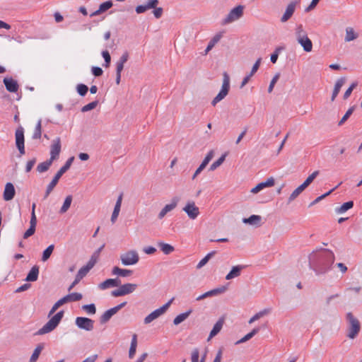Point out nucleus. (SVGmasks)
Here are the masks:
<instances>
[{
    "label": "nucleus",
    "mask_w": 362,
    "mask_h": 362,
    "mask_svg": "<svg viewBox=\"0 0 362 362\" xmlns=\"http://www.w3.org/2000/svg\"><path fill=\"white\" fill-rule=\"evenodd\" d=\"M214 156V151L213 150H211L209 151L204 159L203 160L202 165H204L205 167L208 165V163L211 161V160Z\"/></svg>",
    "instance_id": "obj_56"
},
{
    "label": "nucleus",
    "mask_w": 362,
    "mask_h": 362,
    "mask_svg": "<svg viewBox=\"0 0 362 362\" xmlns=\"http://www.w3.org/2000/svg\"><path fill=\"white\" fill-rule=\"evenodd\" d=\"M158 245L160 250L165 255H169L175 250L174 247L170 244L161 242Z\"/></svg>",
    "instance_id": "obj_35"
},
{
    "label": "nucleus",
    "mask_w": 362,
    "mask_h": 362,
    "mask_svg": "<svg viewBox=\"0 0 362 362\" xmlns=\"http://www.w3.org/2000/svg\"><path fill=\"white\" fill-rule=\"evenodd\" d=\"M358 37V34L355 33L353 28L348 27L346 28V36L344 40L350 42L356 40Z\"/></svg>",
    "instance_id": "obj_32"
},
{
    "label": "nucleus",
    "mask_w": 362,
    "mask_h": 362,
    "mask_svg": "<svg viewBox=\"0 0 362 362\" xmlns=\"http://www.w3.org/2000/svg\"><path fill=\"white\" fill-rule=\"evenodd\" d=\"M102 56L105 59V64L104 66L105 67H109L110 62H111V57L107 50H104L102 52Z\"/></svg>",
    "instance_id": "obj_54"
},
{
    "label": "nucleus",
    "mask_w": 362,
    "mask_h": 362,
    "mask_svg": "<svg viewBox=\"0 0 362 362\" xmlns=\"http://www.w3.org/2000/svg\"><path fill=\"white\" fill-rule=\"evenodd\" d=\"M271 310L269 308L264 309L263 310L259 311V313H256L254 316H252L250 320L249 323L252 324L255 321L259 320V318L262 317L263 316L269 314L270 313Z\"/></svg>",
    "instance_id": "obj_39"
},
{
    "label": "nucleus",
    "mask_w": 362,
    "mask_h": 362,
    "mask_svg": "<svg viewBox=\"0 0 362 362\" xmlns=\"http://www.w3.org/2000/svg\"><path fill=\"white\" fill-rule=\"evenodd\" d=\"M4 83L8 92L16 93L18 90L19 86L17 81L12 78H5L4 79Z\"/></svg>",
    "instance_id": "obj_21"
},
{
    "label": "nucleus",
    "mask_w": 362,
    "mask_h": 362,
    "mask_svg": "<svg viewBox=\"0 0 362 362\" xmlns=\"http://www.w3.org/2000/svg\"><path fill=\"white\" fill-rule=\"evenodd\" d=\"M296 35L297 40L304 37L305 36L307 35V33L304 30L302 25H299L297 26V28L296 29Z\"/></svg>",
    "instance_id": "obj_52"
},
{
    "label": "nucleus",
    "mask_w": 362,
    "mask_h": 362,
    "mask_svg": "<svg viewBox=\"0 0 362 362\" xmlns=\"http://www.w3.org/2000/svg\"><path fill=\"white\" fill-rule=\"evenodd\" d=\"M262 220V217L259 215H252L249 218H245L243 219V222L246 224L259 226H260V222Z\"/></svg>",
    "instance_id": "obj_25"
},
{
    "label": "nucleus",
    "mask_w": 362,
    "mask_h": 362,
    "mask_svg": "<svg viewBox=\"0 0 362 362\" xmlns=\"http://www.w3.org/2000/svg\"><path fill=\"white\" fill-rule=\"evenodd\" d=\"M16 194L14 186L12 183L8 182L5 185L3 197L6 202L11 201L13 199Z\"/></svg>",
    "instance_id": "obj_17"
},
{
    "label": "nucleus",
    "mask_w": 362,
    "mask_h": 362,
    "mask_svg": "<svg viewBox=\"0 0 362 362\" xmlns=\"http://www.w3.org/2000/svg\"><path fill=\"white\" fill-rule=\"evenodd\" d=\"M353 206L354 202L352 201L345 202L340 207L336 209V212L337 214H343L346 212L347 210L351 209Z\"/></svg>",
    "instance_id": "obj_41"
},
{
    "label": "nucleus",
    "mask_w": 362,
    "mask_h": 362,
    "mask_svg": "<svg viewBox=\"0 0 362 362\" xmlns=\"http://www.w3.org/2000/svg\"><path fill=\"white\" fill-rule=\"evenodd\" d=\"M61 140L59 137H57L52 141V144L50 146V160L54 161L59 158V155L61 152Z\"/></svg>",
    "instance_id": "obj_14"
},
{
    "label": "nucleus",
    "mask_w": 362,
    "mask_h": 362,
    "mask_svg": "<svg viewBox=\"0 0 362 362\" xmlns=\"http://www.w3.org/2000/svg\"><path fill=\"white\" fill-rule=\"evenodd\" d=\"M39 267L37 265L33 266L28 274L25 281H35L38 278Z\"/></svg>",
    "instance_id": "obj_27"
},
{
    "label": "nucleus",
    "mask_w": 362,
    "mask_h": 362,
    "mask_svg": "<svg viewBox=\"0 0 362 362\" xmlns=\"http://www.w3.org/2000/svg\"><path fill=\"white\" fill-rule=\"evenodd\" d=\"M112 6H113V4H112V1H107L105 2L102 3L99 6V8H100V11H102V12L103 13V12L107 11L108 9H110V8H112Z\"/></svg>",
    "instance_id": "obj_55"
},
{
    "label": "nucleus",
    "mask_w": 362,
    "mask_h": 362,
    "mask_svg": "<svg viewBox=\"0 0 362 362\" xmlns=\"http://www.w3.org/2000/svg\"><path fill=\"white\" fill-rule=\"evenodd\" d=\"M83 298V296L80 293H69L65 296H64L62 298L65 303H68L70 302H76L81 300Z\"/></svg>",
    "instance_id": "obj_28"
},
{
    "label": "nucleus",
    "mask_w": 362,
    "mask_h": 362,
    "mask_svg": "<svg viewBox=\"0 0 362 362\" xmlns=\"http://www.w3.org/2000/svg\"><path fill=\"white\" fill-rule=\"evenodd\" d=\"M159 4L158 0H148L145 4L146 10L156 7Z\"/></svg>",
    "instance_id": "obj_58"
},
{
    "label": "nucleus",
    "mask_w": 362,
    "mask_h": 362,
    "mask_svg": "<svg viewBox=\"0 0 362 362\" xmlns=\"http://www.w3.org/2000/svg\"><path fill=\"white\" fill-rule=\"evenodd\" d=\"M346 320L348 321L347 337L349 339H355L361 329L360 322L351 313L346 314Z\"/></svg>",
    "instance_id": "obj_3"
},
{
    "label": "nucleus",
    "mask_w": 362,
    "mask_h": 362,
    "mask_svg": "<svg viewBox=\"0 0 362 362\" xmlns=\"http://www.w3.org/2000/svg\"><path fill=\"white\" fill-rule=\"evenodd\" d=\"M226 154L221 156L217 160L214 162L209 168V170L211 171L215 170L217 168H218L225 160Z\"/></svg>",
    "instance_id": "obj_50"
},
{
    "label": "nucleus",
    "mask_w": 362,
    "mask_h": 362,
    "mask_svg": "<svg viewBox=\"0 0 362 362\" xmlns=\"http://www.w3.org/2000/svg\"><path fill=\"white\" fill-rule=\"evenodd\" d=\"M113 275H117L122 277L129 276L132 274V271L126 269H121L118 267H114L112 270Z\"/></svg>",
    "instance_id": "obj_29"
},
{
    "label": "nucleus",
    "mask_w": 362,
    "mask_h": 362,
    "mask_svg": "<svg viewBox=\"0 0 362 362\" xmlns=\"http://www.w3.org/2000/svg\"><path fill=\"white\" fill-rule=\"evenodd\" d=\"M346 78L344 77H341L337 81L331 97L332 101H334L335 100L336 97L337 96L340 91L341 88L344 86Z\"/></svg>",
    "instance_id": "obj_23"
},
{
    "label": "nucleus",
    "mask_w": 362,
    "mask_h": 362,
    "mask_svg": "<svg viewBox=\"0 0 362 362\" xmlns=\"http://www.w3.org/2000/svg\"><path fill=\"white\" fill-rule=\"evenodd\" d=\"M90 264H91L87 263L86 265L81 267L76 274V278L81 281L83 277H85L89 271L93 267Z\"/></svg>",
    "instance_id": "obj_30"
},
{
    "label": "nucleus",
    "mask_w": 362,
    "mask_h": 362,
    "mask_svg": "<svg viewBox=\"0 0 362 362\" xmlns=\"http://www.w3.org/2000/svg\"><path fill=\"white\" fill-rule=\"evenodd\" d=\"M216 254L215 251L211 252L208 253L202 259L197 265V269H201L204 267L209 260Z\"/></svg>",
    "instance_id": "obj_46"
},
{
    "label": "nucleus",
    "mask_w": 362,
    "mask_h": 362,
    "mask_svg": "<svg viewBox=\"0 0 362 362\" xmlns=\"http://www.w3.org/2000/svg\"><path fill=\"white\" fill-rule=\"evenodd\" d=\"M199 351L198 349H194L191 354L192 362H199Z\"/></svg>",
    "instance_id": "obj_62"
},
{
    "label": "nucleus",
    "mask_w": 362,
    "mask_h": 362,
    "mask_svg": "<svg viewBox=\"0 0 362 362\" xmlns=\"http://www.w3.org/2000/svg\"><path fill=\"white\" fill-rule=\"evenodd\" d=\"M71 202H72V196L71 195H68L66 198H65V200L63 203V205L61 207L60 210H59V213L60 214H64L66 213L68 209H69L71 204Z\"/></svg>",
    "instance_id": "obj_38"
},
{
    "label": "nucleus",
    "mask_w": 362,
    "mask_h": 362,
    "mask_svg": "<svg viewBox=\"0 0 362 362\" xmlns=\"http://www.w3.org/2000/svg\"><path fill=\"white\" fill-rule=\"evenodd\" d=\"M246 267L245 265H236L233 266L230 272L226 276V280H231L241 275L242 271Z\"/></svg>",
    "instance_id": "obj_18"
},
{
    "label": "nucleus",
    "mask_w": 362,
    "mask_h": 362,
    "mask_svg": "<svg viewBox=\"0 0 362 362\" xmlns=\"http://www.w3.org/2000/svg\"><path fill=\"white\" fill-rule=\"evenodd\" d=\"M282 50V48L279 47H276L274 53L271 54L270 60L273 64H275L278 59L279 54Z\"/></svg>",
    "instance_id": "obj_59"
},
{
    "label": "nucleus",
    "mask_w": 362,
    "mask_h": 362,
    "mask_svg": "<svg viewBox=\"0 0 362 362\" xmlns=\"http://www.w3.org/2000/svg\"><path fill=\"white\" fill-rule=\"evenodd\" d=\"M127 304V302H123L117 306L112 308L106 310L100 317V321L102 324L107 322L110 318L115 315L119 310L124 308Z\"/></svg>",
    "instance_id": "obj_12"
},
{
    "label": "nucleus",
    "mask_w": 362,
    "mask_h": 362,
    "mask_svg": "<svg viewBox=\"0 0 362 362\" xmlns=\"http://www.w3.org/2000/svg\"><path fill=\"white\" fill-rule=\"evenodd\" d=\"M76 90L81 96H84L87 93L88 88L86 85L81 83L77 85Z\"/></svg>",
    "instance_id": "obj_53"
},
{
    "label": "nucleus",
    "mask_w": 362,
    "mask_h": 362,
    "mask_svg": "<svg viewBox=\"0 0 362 362\" xmlns=\"http://www.w3.org/2000/svg\"><path fill=\"white\" fill-rule=\"evenodd\" d=\"M43 349V345L39 344L37 346V347L35 349L29 362H36L42 350Z\"/></svg>",
    "instance_id": "obj_42"
},
{
    "label": "nucleus",
    "mask_w": 362,
    "mask_h": 362,
    "mask_svg": "<svg viewBox=\"0 0 362 362\" xmlns=\"http://www.w3.org/2000/svg\"><path fill=\"white\" fill-rule=\"evenodd\" d=\"M52 162L53 161L52 160L49 159L45 162L39 163L38 165L37 166V170L40 173H45L46 171H47L49 170V168H50V166L52 165Z\"/></svg>",
    "instance_id": "obj_33"
},
{
    "label": "nucleus",
    "mask_w": 362,
    "mask_h": 362,
    "mask_svg": "<svg viewBox=\"0 0 362 362\" xmlns=\"http://www.w3.org/2000/svg\"><path fill=\"white\" fill-rule=\"evenodd\" d=\"M105 244H103L100 247H99L91 256L90 259L88 261V264H91L92 267H94L96 264L98 259L99 257L100 253L102 250L104 248Z\"/></svg>",
    "instance_id": "obj_40"
},
{
    "label": "nucleus",
    "mask_w": 362,
    "mask_h": 362,
    "mask_svg": "<svg viewBox=\"0 0 362 362\" xmlns=\"http://www.w3.org/2000/svg\"><path fill=\"white\" fill-rule=\"evenodd\" d=\"M261 184L263 189L272 187L274 185V179L273 177H269L265 182H262Z\"/></svg>",
    "instance_id": "obj_64"
},
{
    "label": "nucleus",
    "mask_w": 362,
    "mask_h": 362,
    "mask_svg": "<svg viewBox=\"0 0 362 362\" xmlns=\"http://www.w3.org/2000/svg\"><path fill=\"white\" fill-rule=\"evenodd\" d=\"M120 280L118 279H108L103 281L98 285V288L101 290H105L112 287L119 286Z\"/></svg>",
    "instance_id": "obj_19"
},
{
    "label": "nucleus",
    "mask_w": 362,
    "mask_h": 362,
    "mask_svg": "<svg viewBox=\"0 0 362 362\" xmlns=\"http://www.w3.org/2000/svg\"><path fill=\"white\" fill-rule=\"evenodd\" d=\"M174 298H171L168 302H167L165 305H163L162 307L153 310L152 313H151L149 315H148L144 320V322L146 325H148L153 322V320L158 318L160 316L163 315L170 305H171L172 302L173 301Z\"/></svg>",
    "instance_id": "obj_8"
},
{
    "label": "nucleus",
    "mask_w": 362,
    "mask_h": 362,
    "mask_svg": "<svg viewBox=\"0 0 362 362\" xmlns=\"http://www.w3.org/2000/svg\"><path fill=\"white\" fill-rule=\"evenodd\" d=\"M334 262V253L329 250H325L320 255V262L318 263L319 273L326 272L332 265Z\"/></svg>",
    "instance_id": "obj_2"
},
{
    "label": "nucleus",
    "mask_w": 362,
    "mask_h": 362,
    "mask_svg": "<svg viewBox=\"0 0 362 362\" xmlns=\"http://www.w3.org/2000/svg\"><path fill=\"white\" fill-rule=\"evenodd\" d=\"M259 331V327L254 328L250 332L247 334L245 336H244L243 338H241L240 340L236 341V344L244 343L248 340H250L251 338H252L257 333H258Z\"/></svg>",
    "instance_id": "obj_34"
},
{
    "label": "nucleus",
    "mask_w": 362,
    "mask_h": 362,
    "mask_svg": "<svg viewBox=\"0 0 362 362\" xmlns=\"http://www.w3.org/2000/svg\"><path fill=\"white\" fill-rule=\"evenodd\" d=\"M355 106L351 107L345 113V115L342 117L341 120L339 122L338 125L341 126L352 115L353 112L354 111Z\"/></svg>",
    "instance_id": "obj_49"
},
{
    "label": "nucleus",
    "mask_w": 362,
    "mask_h": 362,
    "mask_svg": "<svg viewBox=\"0 0 362 362\" xmlns=\"http://www.w3.org/2000/svg\"><path fill=\"white\" fill-rule=\"evenodd\" d=\"M224 323L223 318H220L216 323L214 325L213 329H211L209 336L207 339V341H210L213 337H214L216 334L219 333V332L221 330L223 325Z\"/></svg>",
    "instance_id": "obj_22"
},
{
    "label": "nucleus",
    "mask_w": 362,
    "mask_h": 362,
    "mask_svg": "<svg viewBox=\"0 0 362 362\" xmlns=\"http://www.w3.org/2000/svg\"><path fill=\"white\" fill-rule=\"evenodd\" d=\"M42 120L39 119L37 122L33 134V139H40L42 136V125H41Z\"/></svg>",
    "instance_id": "obj_44"
},
{
    "label": "nucleus",
    "mask_w": 362,
    "mask_h": 362,
    "mask_svg": "<svg viewBox=\"0 0 362 362\" xmlns=\"http://www.w3.org/2000/svg\"><path fill=\"white\" fill-rule=\"evenodd\" d=\"M16 145L21 155L25 154L24 147V132L23 129L20 127L16 131Z\"/></svg>",
    "instance_id": "obj_15"
},
{
    "label": "nucleus",
    "mask_w": 362,
    "mask_h": 362,
    "mask_svg": "<svg viewBox=\"0 0 362 362\" xmlns=\"http://www.w3.org/2000/svg\"><path fill=\"white\" fill-rule=\"evenodd\" d=\"M182 210L187 214L190 219L194 220L199 215V209L194 202H188L183 207Z\"/></svg>",
    "instance_id": "obj_13"
},
{
    "label": "nucleus",
    "mask_w": 362,
    "mask_h": 362,
    "mask_svg": "<svg viewBox=\"0 0 362 362\" xmlns=\"http://www.w3.org/2000/svg\"><path fill=\"white\" fill-rule=\"evenodd\" d=\"M74 160V157L72 156L71 158H69L66 163L64 164V165H63L59 170V171L56 173V175H54V178L52 179V180L51 181V182L48 185V186L47 187V189H46V192H45V197L44 198L46 199L48 197V196L49 195V194L52 192V191L53 190V189L55 187V186L57 185L58 182H59V180L60 179V177L63 175L64 173H65L69 169V168L71 167L73 161Z\"/></svg>",
    "instance_id": "obj_1"
},
{
    "label": "nucleus",
    "mask_w": 362,
    "mask_h": 362,
    "mask_svg": "<svg viewBox=\"0 0 362 362\" xmlns=\"http://www.w3.org/2000/svg\"><path fill=\"white\" fill-rule=\"evenodd\" d=\"M137 347V335L136 334H134L132 335V339L131 341V345L129 351V357L130 358H132L136 353Z\"/></svg>",
    "instance_id": "obj_31"
},
{
    "label": "nucleus",
    "mask_w": 362,
    "mask_h": 362,
    "mask_svg": "<svg viewBox=\"0 0 362 362\" xmlns=\"http://www.w3.org/2000/svg\"><path fill=\"white\" fill-rule=\"evenodd\" d=\"M244 6L238 5L233 8L222 20L221 24L225 25L238 21L243 16Z\"/></svg>",
    "instance_id": "obj_6"
},
{
    "label": "nucleus",
    "mask_w": 362,
    "mask_h": 362,
    "mask_svg": "<svg viewBox=\"0 0 362 362\" xmlns=\"http://www.w3.org/2000/svg\"><path fill=\"white\" fill-rule=\"evenodd\" d=\"M64 316V311L61 310L55 314L42 328H40L37 334H45L54 330L61 322Z\"/></svg>",
    "instance_id": "obj_4"
},
{
    "label": "nucleus",
    "mask_w": 362,
    "mask_h": 362,
    "mask_svg": "<svg viewBox=\"0 0 362 362\" xmlns=\"http://www.w3.org/2000/svg\"><path fill=\"white\" fill-rule=\"evenodd\" d=\"M304 187L300 185L291 194L288 199V204L294 201L304 190Z\"/></svg>",
    "instance_id": "obj_36"
},
{
    "label": "nucleus",
    "mask_w": 362,
    "mask_h": 362,
    "mask_svg": "<svg viewBox=\"0 0 362 362\" xmlns=\"http://www.w3.org/2000/svg\"><path fill=\"white\" fill-rule=\"evenodd\" d=\"M221 37V35H215L212 40L209 42L206 49H205V54H206L217 43Z\"/></svg>",
    "instance_id": "obj_47"
},
{
    "label": "nucleus",
    "mask_w": 362,
    "mask_h": 362,
    "mask_svg": "<svg viewBox=\"0 0 362 362\" xmlns=\"http://www.w3.org/2000/svg\"><path fill=\"white\" fill-rule=\"evenodd\" d=\"M319 175V171L315 170L312 174H310L307 179L304 181L301 185L305 189L308 187L314 180V179Z\"/></svg>",
    "instance_id": "obj_43"
},
{
    "label": "nucleus",
    "mask_w": 362,
    "mask_h": 362,
    "mask_svg": "<svg viewBox=\"0 0 362 362\" xmlns=\"http://www.w3.org/2000/svg\"><path fill=\"white\" fill-rule=\"evenodd\" d=\"M82 310L86 312L88 314L94 315L96 313V308L95 304L91 303L88 305H83L81 307Z\"/></svg>",
    "instance_id": "obj_48"
},
{
    "label": "nucleus",
    "mask_w": 362,
    "mask_h": 362,
    "mask_svg": "<svg viewBox=\"0 0 362 362\" xmlns=\"http://www.w3.org/2000/svg\"><path fill=\"white\" fill-rule=\"evenodd\" d=\"M122 197H123V194L121 193L117 199L116 204L114 207L113 212L111 216V222L112 223H115V221L117 219L118 216L119 214L120 208H121L122 202Z\"/></svg>",
    "instance_id": "obj_20"
},
{
    "label": "nucleus",
    "mask_w": 362,
    "mask_h": 362,
    "mask_svg": "<svg viewBox=\"0 0 362 362\" xmlns=\"http://www.w3.org/2000/svg\"><path fill=\"white\" fill-rule=\"evenodd\" d=\"M298 42L303 47V49L307 52H311L313 49V43L308 38V35L297 40Z\"/></svg>",
    "instance_id": "obj_24"
},
{
    "label": "nucleus",
    "mask_w": 362,
    "mask_h": 362,
    "mask_svg": "<svg viewBox=\"0 0 362 362\" xmlns=\"http://www.w3.org/2000/svg\"><path fill=\"white\" fill-rule=\"evenodd\" d=\"M192 313V310H189L185 313H181L180 315H178L173 320V324L175 325H177L179 324H180L181 322H182L183 321H185L188 317L189 315H190V313Z\"/></svg>",
    "instance_id": "obj_37"
},
{
    "label": "nucleus",
    "mask_w": 362,
    "mask_h": 362,
    "mask_svg": "<svg viewBox=\"0 0 362 362\" xmlns=\"http://www.w3.org/2000/svg\"><path fill=\"white\" fill-rule=\"evenodd\" d=\"M261 62H262L261 57L257 59V60L254 64L250 73L249 74L250 76H252L257 71V70L260 66Z\"/></svg>",
    "instance_id": "obj_61"
},
{
    "label": "nucleus",
    "mask_w": 362,
    "mask_h": 362,
    "mask_svg": "<svg viewBox=\"0 0 362 362\" xmlns=\"http://www.w3.org/2000/svg\"><path fill=\"white\" fill-rule=\"evenodd\" d=\"M226 290H227V287L225 286L212 289L211 291H209L203 293L204 298H209V297H211V296H218L219 294L223 293L224 292L226 291Z\"/></svg>",
    "instance_id": "obj_26"
},
{
    "label": "nucleus",
    "mask_w": 362,
    "mask_h": 362,
    "mask_svg": "<svg viewBox=\"0 0 362 362\" xmlns=\"http://www.w3.org/2000/svg\"><path fill=\"white\" fill-rule=\"evenodd\" d=\"M98 104V100L93 101V102L84 105L81 108V112H86L90 111L91 110H93L97 107Z\"/></svg>",
    "instance_id": "obj_51"
},
{
    "label": "nucleus",
    "mask_w": 362,
    "mask_h": 362,
    "mask_svg": "<svg viewBox=\"0 0 362 362\" xmlns=\"http://www.w3.org/2000/svg\"><path fill=\"white\" fill-rule=\"evenodd\" d=\"M137 288V284L127 283L119 286L117 289L112 291L111 295L114 297H119L133 293Z\"/></svg>",
    "instance_id": "obj_9"
},
{
    "label": "nucleus",
    "mask_w": 362,
    "mask_h": 362,
    "mask_svg": "<svg viewBox=\"0 0 362 362\" xmlns=\"http://www.w3.org/2000/svg\"><path fill=\"white\" fill-rule=\"evenodd\" d=\"M54 249V245H50L49 246H48L43 251L42 261L46 262L50 257L52 253L53 252Z\"/></svg>",
    "instance_id": "obj_45"
},
{
    "label": "nucleus",
    "mask_w": 362,
    "mask_h": 362,
    "mask_svg": "<svg viewBox=\"0 0 362 362\" xmlns=\"http://www.w3.org/2000/svg\"><path fill=\"white\" fill-rule=\"evenodd\" d=\"M35 226H30L29 228L25 232L23 238L27 239L33 235L35 232Z\"/></svg>",
    "instance_id": "obj_63"
},
{
    "label": "nucleus",
    "mask_w": 362,
    "mask_h": 362,
    "mask_svg": "<svg viewBox=\"0 0 362 362\" xmlns=\"http://www.w3.org/2000/svg\"><path fill=\"white\" fill-rule=\"evenodd\" d=\"M300 1L298 0H294L291 1L286 6V10L281 17V23H286L288 21L294 13L296 7L299 5Z\"/></svg>",
    "instance_id": "obj_11"
},
{
    "label": "nucleus",
    "mask_w": 362,
    "mask_h": 362,
    "mask_svg": "<svg viewBox=\"0 0 362 362\" xmlns=\"http://www.w3.org/2000/svg\"><path fill=\"white\" fill-rule=\"evenodd\" d=\"M76 325L81 329L90 332L94 328V321L85 317H77L75 320Z\"/></svg>",
    "instance_id": "obj_10"
},
{
    "label": "nucleus",
    "mask_w": 362,
    "mask_h": 362,
    "mask_svg": "<svg viewBox=\"0 0 362 362\" xmlns=\"http://www.w3.org/2000/svg\"><path fill=\"white\" fill-rule=\"evenodd\" d=\"M230 90V77L229 75L224 72L223 74V83L221 89L217 95L211 101V105L215 106L218 102L222 100L228 94Z\"/></svg>",
    "instance_id": "obj_5"
},
{
    "label": "nucleus",
    "mask_w": 362,
    "mask_h": 362,
    "mask_svg": "<svg viewBox=\"0 0 362 362\" xmlns=\"http://www.w3.org/2000/svg\"><path fill=\"white\" fill-rule=\"evenodd\" d=\"M339 185H337V187H335L334 188L332 189L331 190H329V192H327V193L317 197L312 203H311V205H313V204H315L317 203H318L320 201L322 200L324 198H325L326 197H327L328 195H329L333 191H334L335 189H337Z\"/></svg>",
    "instance_id": "obj_57"
},
{
    "label": "nucleus",
    "mask_w": 362,
    "mask_h": 362,
    "mask_svg": "<svg viewBox=\"0 0 362 362\" xmlns=\"http://www.w3.org/2000/svg\"><path fill=\"white\" fill-rule=\"evenodd\" d=\"M119 259L122 265L130 266L137 264L139 261V256L136 250H129L122 253Z\"/></svg>",
    "instance_id": "obj_7"
},
{
    "label": "nucleus",
    "mask_w": 362,
    "mask_h": 362,
    "mask_svg": "<svg viewBox=\"0 0 362 362\" xmlns=\"http://www.w3.org/2000/svg\"><path fill=\"white\" fill-rule=\"evenodd\" d=\"M279 76H280V74L279 73H277L274 77L272 79L271 82H270V84L269 86V88H268V92L269 93H272L273 89H274V87L276 84V83L277 82V81L279 80Z\"/></svg>",
    "instance_id": "obj_60"
},
{
    "label": "nucleus",
    "mask_w": 362,
    "mask_h": 362,
    "mask_svg": "<svg viewBox=\"0 0 362 362\" xmlns=\"http://www.w3.org/2000/svg\"><path fill=\"white\" fill-rule=\"evenodd\" d=\"M178 201V198L175 197L172 199L170 204H166L159 212L158 215V219H163L168 212L173 211L177 206Z\"/></svg>",
    "instance_id": "obj_16"
}]
</instances>
